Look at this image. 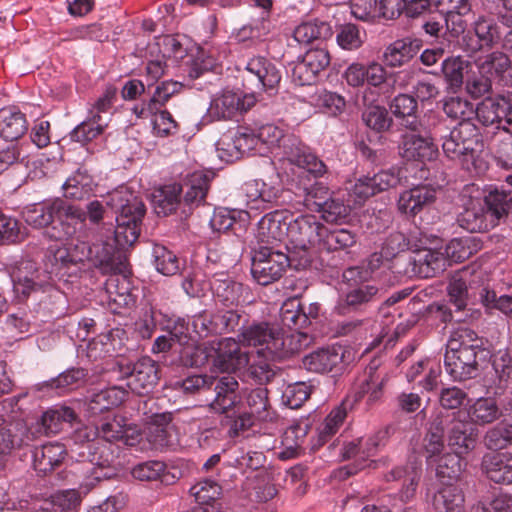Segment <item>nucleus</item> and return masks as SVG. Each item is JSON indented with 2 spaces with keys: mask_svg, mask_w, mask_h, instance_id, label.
Masks as SVG:
<instances>
[{
  "mask_svg": "<svg viewBox=\"0 0 512 512\" xmlns=\"http://www.w3.org/2000/svg\"><path fill=\"white\" fill-rule=\"evenodd\" d=\"M512 207V195L504 190L494 189L484 201L471 202L457 216L460 227L471 232H485L506 219Z\"/></svg>",
  "mask_w": 512,
  "mask_h": 512,
  "instance_id": "6",
  "label": "nucleus"
},
{
  "mask_svg": "<svg viewBox=\"0 0 512 512\" xmlns=\"http://www.w3.org/2000/svg\"><path fill=\"white\" fill-rule=\"evenodd\" d=\"M238 130L233 136L225 135L217 142L218 150H227L229 151V147L235 150V156L238 157V154L244 153L246 150L253 149L258 140L255 132H248V129L243 128ZM229 156L233 157L234 154L230 153Z\"/></svg>",
  "mask_w": 512,
  "mask_h": 512,
  "instance_id": "52",
  "label": "nucleus"
},
{
  "mask_svg": "<svg viewBox=\"0 0 512 512\" xmlns=\"http://www.w3.org/2000/svg\"><path fill=\"white\" fill-rule=\"evenodd\" d=\"M79 212L61 198L33 204L23 211L25 222L37 229L46 228L44 236L50 240L61 241L72 237L76 228L70 225L68 217H77Z\"/></svg>",
  "mask_w": 512,
  "mask_h": 512,
  "instance_id": "5",
  "label": "nucleus"
},
{
  "mask_svg": "<svg viewBox=\"0 0 512 512\" xmlns=\"http://www.w3.org/2000/svg\"><path fill=\"white\" fill-rule=\"evenodd\" d=\"M288 238L290 242L302 251L300 256L308 255L307 250L311 247L319 248L322 230V224L315 215L306 214L293 218L291 214Z\"/></svg>",
  "mask_w": 512,
  "mask_h": 512,
  "instance_id": "13",
  "label": "nucleus"
},
{
  "mask_svg": "<svg viewBox=\"0 0 512 512\" xmlns=\"http://www.w3.org/2000/svg\"><path fill=\"white\" fill-rule=\"evenodd\" d=\"M38 440V430L24 420L18 419L0 428V455H9L15 450L34 447Z\"/></svg>",
  "mask_w": 512,
  "mask_h": 512,
  "instance_id": "17",
  "label": "nucleus"
},
{
  "mask_svg": "<svg viewBox=\"0 0 512 512\" xmlns=\"http://www.w3.org/2000/svg\"><path fill=\"white\" fill-rule=\"evenodd\" d=\"M433 507L437 512H465V495L453 483L443 484L434 494Z\"/></svg>",
  "mask_w": 512,
  "mask_h": 512,
  "instance_id": "34",
  "label": "nucleus"
},
{
  "mask_svg": "<svg viewBox=\"0 0 512 512\" xmlns=\"http://www.w3.org/2000/svg\"><path fill=\"white\" fill-rule=\"evenodd\" d=\"M126 397L127 393L124 389L117 386L109 387L90 397L87 410L92 415H98L120 405Z\"/></svg>",
  "mask_w": 512,
  "mask_h": 512,
  "instance_id": "43",
  "label": "nucleus"
},
{
  "mask_svg": "<svg viewBox=\"0 0 512 512\" xmlns=\"http://www.w3.org/2000/svg\"><path fill=\"white\" fill-rule=\"evenodd\" d=\"M310 264L307 255L296 257L295 254L288 255L273 247L260 246L252 255L251 274L259 285L267 286L278 281L288 267L304 270Z\"/></svg>",
  "mask_w": 512,
  "mask_h": 512,
  "instance_id": "8",
  "label": "nucleus"
},
{
  "mask_svg": "<svg viewBox=\"0 0 512 512\" xmlns=\"http://www.w3.org/2000/svg\"><path fill=\"white\" fill-rule=\"evenodd\" d=\"M411 241L402 232L396 231L390 233L384 240L380 253H373L369 260V268L372 270L378 268L381 259L391 260L397 255L407 250H411Z\"/></svg>",
  "mask_w": 512,
  "mask_h": 512,
  "instance_id": "39",
  "label": "nucleus"
},
{
  "mask_svg": "<svg viewBox=\"0 0 512 512\" xmlns=\"http://www.w3.org/2000/svg\"><path fill=\"white\" fill-rule=\"evenodd\" d=\"M461 455L457 453H444L434 463L436 475L442 481L457 480L462 472Z\"/></svg>",
  "mask_w": 512,
  "mask_h": 512,
  "instance_id": "55",
  "label": "nucleus"
},
{
  "mask_svg": "<svg viewBox=\"0 0 512 512\" xmlns=\"http://www.w3.org/2000/svg\"><path fill=\"white\" fill-rule=\"evenodd\" d=\"M299 190L303 197L304 206L315 212H318L331 197L329 188L318 181L312 184L304 182Z\"/></svg>",
  "mask_w": 512,
  "mask_h": 512,
  "instance_id": "53",
  "label": "nucleus"
},
{
  "mask_svg": "<svg viewBox=\"0 0 512 512\" xmlns=\"http://www.w3.org/2000/svg\"><path fill=\"white\" fill-rule=\"evenodd\" d=\"M243 191L246 196L247 211L263 212L272 209L279 204L282 189L279 185L266 183L263 180L254 179L244 183Z\"/></svg>",
  "mask_w": 512,
  "mask_h": 512,
  "instance_id": "19",
  "label": "nucleus"
},
{
  "mask_svg": "<svg viewBox=\"0 0 512 512\" xmlns=\"http://www.w3.org/2000/svg\"><path fill=\"white\" fill-rule=\"evenodd\" d=\"M477 335L468 328H459L449 340V350L444 357V367L455 381L474 378L479 372L478 354L484 353L479 345L468 344L475 341Z\"/></svg>",
  "mask_w": 512,
  "mask_h": 512,
  "instance_id": "7",
  "label": "nucleus"
},
{
  "mask_svg": "<svg viewBox=\"0 0 512 512\" xmlns=\"http://www.w3.org/2000/svg\"><path fill=\"white\" fill-rule=\"evenodd\" d=\"M248 320L249 314L243 309L221 308L193 316L192 326L199 337L235 332L240 334Z\"/></svg>",
  "mask_w": 512,
  "mask_h": 512,
  "instance_id": "10",
  "label": "nucleus"
},
{
  "mask_svg": "<svg viewBox=\"0 0 512 512\" xmlns=\"http://www.w3.org/2000/svg\"><path fill=\"white\" fill-rule=\"evenodd\" d=\"M318 213H321L322 219L326 222L340 224L350 216L351 207L344 200L331 196Z\"/></svg>",
  "mask_w": 512,
  "mask_h": 512,
  "instance_id": "62",
  "label": "nucleus"
},
{
  "mask_svg": "<svg viewBox=\"0 0 512 512\" xmlns=\"http://www.w3.org/2000/svg\"><path fill=\"white\" fill-rule=\"evenodd\" d=\"M93 177L84 168H78L63 184L67 198L82 200L88 197L94 188Z\"/></svg>",
  "mask_w": 512,
  "mask_h": 512,
  "instance_id": "46",
  "label": "nucleus"
},
{
  "mask_svg": "<svg viewBox=\"0 0 512 512\" xmlns=\"http://www.w3.org/2000/svg\"><path fill=\"white\" fill-rule=\"evenodd\" d=\"M66 456L63 444L54 442L34 447L32 451L33 467L43 475L52 472L59 467Z\"/></svg>",
  "mask_w": 512,
  "mask_h": 512,
  "instance_id": "30",
  "label": "nucleus"
},
{
  "mask_svg": "<svg viewBox=\"0 0 512 512\" xmlns=\"http://www.w3.org/2000/svg\"><path fill=\"white\" fill-rule=\"evenodd\" d=\"M88 372L84 368L72 367L58 376L38 384L39 391L55 392L57 395H64L82 386Z\"/></svg>",
  "mask_w": 512,
  "mask_h": 512,
  "instance_id": "29",
  "label": "nucleus"
},
{
  "mask_svg": "<svg viewBox=\"0 0 512 512\" xmlns=\"http://www.w3.org/2000/svg\"><path fill=\"white\" fill-rule=\"evenodd\" d=\"M107 205L116 211V227L104 226V232L90 245V263L103 274H120L125 269L123 249L133 245L141 231L146 213L143 201L127 187H120L110 195Z\"/></svg>",
  "mask_w": 512,
  "mask_h": 512,
  "instance_id": "1",
  "label": "nucleus"
},
{
  "mask_svg": "<svg viewBox=\"0 0 512 512\" xmlns=\"http://www.w3.org/2000/svg\"><path fill=\"white\" fill-rule=\"evenodd\" d=\"M468 416L473 425H485L496 420L500 412L495 399L481 397L469 406Z\"/></svg>",
  "mask_w": 512,
  "mask_h": 512,
  "instance_id": "51",
  "label": "nucleus"
},
{
  "mask_svg": "<svg viewBox=\"0 0 512 512\" xmlns=\"http://www.w3.org/2000/svg\"><path fill=\"white\" fill-rule=\"evenodd\" d=\"M244 79L251 88L259 91H275L281 81V72L270 60L263 56L250 58L244 67Z\"/></svg>",
  "mask_w": 512,
  "mask_h": 512,
  "instance_id": "16",
  "label": "nucleus"
},
{
  "mask_svg": "<svg viewBox=\"0 0 512 512\" xmlns=\"http://www.w3.org/2000/svg\"><path fill=\"white\" fill-rule=\"evenodd\" d=\"M239 339L220 340L212 356V366L220 372H230L248 364V355L241 351Z\"/></svg>",
  "mask_w": 512,
  "mask_h": 512,
  "instance_id": "25",
  "label": "nucleus"
},
{
  "mask_svg": "<svg viewBox=\"0 0 512 512\" xmlns=\"http://www.w3.org/2000/svg\"><path fill=\"white\" fill-rule=\"evenodd\" d=\"M480 301L489 310H498L505 315L512 312V296L507 293L489 288H482L479 293Z\"/></svg>",
  "mask_w": 512,
  "mask_h": 512,
  "instance_id": "56",
  "label": "nucleus"
},
{
  "mask_svg": "<svg viewBox=\"0 0 512 512\" xmlns=\"http://www.w3.org/2000/svg\"><path fill=\"white\" fill-rule=\"evenodd\" d=\"M119 379L126 380L127 387L136 395L147 396L154 391L160 380V366L149 356L135 362H117Z\"/></svg>",
  "mask_w": 512,
  "mask_h": 512,
  "instance_id": "11",
  "label": "nucleus"
},
{
  "mask_svg": "<svg viewBox=\"0 0 512 512\" xmlns=\"http://www.w3.org/2000/svg\"><path fill=\"white\" fill-rule=\"evenodd\" d=\"M237 337L242 345L258 348L257 353L270 360L289 358L308 346L311 340L305 332L285 334L266 321L250 319Z\"/></svg>",
  "mask_w": 512,
  "mask_h": 512,
  "instance_id": "2",
  "label": "nucleus"
},
{
  "mask_svg": "<svg viewBox=\"0 0 512 512\" xmlns=\"http://www.w3.org/2000/svg\"><path fill=\"white\" fill-rule=\"evenodd\" d=\"M485 441L489 449L500 452L512 443V423L508 419L502 420L487 432Z\"/></svg>",
  "mask_w": 512,
  "mask_h": 512,
  "instance_id": "57",
  "label": "nucleus"
},
{
  "mask_svg": "<svg viewBox=\"0 0 512 512\" xmlns=\"http://www.w3.org/2000/svg\"><path fill=\"white\" fill-rule=\"evenodd\" d=\"M331 57L326 48H311L299 57L296 62L289 64L292 81L299 86L316 83L320 73L330 65Z\"/></svg>",
  "mask_w": 512,
  "mask_h": 512,
  "instance_id": "12",
  "label": "nucleus"
},
{
  "mask_svg": "<svg viewBox=\"0 0 512 512\" xmlns=\"http://www.w3.org/2000/svg\"><path fill=\"white\" fill-rule=\"evenodd\" d=\"M476 251L471 237L453 238L445 247V257L452 262L460 263L472 256Z\"/></svg>",
  "mask_w": 512,
  "mask_h": 512,
  "instance_id": "64",
  "label": "nucleus"
},
{
  "mask_svg": "<svg viewBox=\"0 0 512 512\" xmlns=\"http://www.w3.org/2000/svg\"><path fill=\"white\" fill-rule=\"evenodd\" d=\"M152 257L155 269L164 276H174L183 269L180 258L164 245L155 244Z\"/></svg>",
  "mask_w": 512,
  "mask_h": 512,
  "instance_id": "50",
  "label": "nucleus"
},
{
  "mask_svg": "<svg viewBox=\"0 0 512 512\" xmlns=\"http://www.w3.org/2000/svg\"><path fill=\"white\" fill-rule=\"evenodd\" d=\"M420 48L418 40L409 38L398 39L388 45L383 54V62L387 67L397 68L409 63Z\"/></svg>",
  "mask_w": 512,
  "mask_h": 512,
  "instance_id": "35",
  "label": "nucleus"
},
{
  "mask_svg": "<svg viewBox=\"0 0 512 512\" xmlns=\"http://www.w3.org/2000/svg\"><path fill=\"white\" fill-rule=\"evenodd\" d=\"M333 35L330 24L315 19L298 25L293 33L294 39L299 43L308 44L314 40H326Z\"/></svg>",
  "mask_w": 512,
  "mask_h": 512,
  "instance_id": "49",
  "label": "nucleus"
},
{
  "mask_svg": "<svg viewBox=\"0 0 512 512\" xmlns=\"http://www.w3.org/2000/svg\"><path fill=\"white\" fill-rule=\"evenodd\" d=\"M511 61L503 52H493L483 61L478 63L480 74H487L490 77H502L510 68Z\"/></svg>",
  "mask_w": 512,
  "mask_h": 512,
  "instance_id": "63",
  "label": "nucleus"
},
{
  "mask_svg": "<svg viewBox=\"0 0 512 512\" xmlns=\"http://www.w3.org/2000/svg\"><path fill=\"white\" fill-rule=\"evenodd\" d=\"M291 213L287 210L267 212L257 223V238L260 242L273 244L288 238Z\"/></svg>",
  "mask_w": 512,
  "mask_h": 512,
  "instance_id": "26",
  "label": "nucleus"
},
{
  "mask_svg": "<svg viewBox=\"0 0 512 512\" xmlns=\"http://www.w3.org/2000/svg\"><path fill=\"white\" fill-rule=\"evenodd\" d=\"M166 468V464L162 461L149 460L135 465L131 470V474L133 478L139 481L160 480L165 483H170L179 478V476L174 473L170 475L169 472H166Z\"/></svg>",
  "mask_w": 512,
  "mask_h": 512,
  "instance_id": "48",
  "label": "nucleus"
},
{
  "mask_svg": "<svg viewBox=\"0 0 512 512\" xmlns=\"http://www.w3.org/2000/svg\"><path fill=\"white\" fill-rule=\"evenodd\" d=\"M252 93L242 94L231 90H224L212 99L208 109L210 115L217 119H231L238 113L249 110L255 104Z\"/></svg>",
  "mask_w": 512,
  "mask_h": 512,
  "instance_id": "22",
  "label": "nucleus"
},
{
  "mask_svg": "<svg viewBox=\"0 0 512 512\" xmlns=\"http://www.w3.org/2000/svg\"><path fill=\"white\" fill-rule=\"evenodd\" d=\"M512 456L509 452H494L483 459V468L487 477L499 485L512 483Z\"/></svg>",
  "mask_w": 512,
  "mask_h": 512,
  "instance_id": "31",
  "label": "nucleus"
},
{
  "mask_svg": "<svg viewBox=\"0 0 512 512\" xmlns=\"http://www.w3.org/2000/svg\"><path fill=\"white\" fill-rule=\"evenodd\" d=\"M183 187L174 183L165 185L153 194L152 203L158 216H167L173 213L180 204V194Z\"/></svg>",
  "mask_w": 512,
  "mask_h": 512,
  "instance_id": "47",
  "label": "nucleus"
},
{
  "mask_svg": "<svg viewBox=\"0 0 512 512\" xmlns=\"http://www.w3.org/2000/svg\"><path fill=\"white\" fill-rule=\"evenodd\" d=\"M45 259L46 267H50L51 273L65 274L74 267L73 262H70L69 250L66 246L51 245L47 249Z\"/></svg>",
  "mask_w": 512,
  "mask_h": 512,
  "instance_id": "58",
  "label": "nucleus"
},
{
  "mask_svg": "<svg viewBox=\"0 0 512 512\" xmlns=\"http://www.w3.org/2000/svg\"><path fill=\"white\" fill-rule=\"evenodd\" d=\"M477 431L474 425L468 421L453 420L448 431V445L454 453L467 454L474 449Z\"/></svg>",
  "mask_w": 512,
  "mask_h": 512,
  "instance_id": "33",
  "label": "nucleus"
},
{
  "mask_svg": "<svg viewBox=\"0 0 512 512\" xmlns=\"http://www.w3.org/2000/svg\"><path fill=\"white\" fill-rule=\"evenodd\" d=\"M268 389L265 387H258L249 392L247 395L246 401L249 407V412L253 414L255 418L260 421H266L270 419L269 408V398H268Z\"/></svg>",
  "mask_w": 512,
  "mask_h": 512,
  "instance_id": "60",
  "label": "nucleus"
},
{
  "mask_svg": "<svg viewBox=\"0 0 512 512\" xmlns=\"http://www.w3.org/2000/svg\"><path fill=\"white\" fill-rule=\"evenodd\" d=\"M388 107L400 129L420 132L423 128L418 111V102L413 95L399 93L388 103Z\"/></svg>",
  "mask_w": 512,
  "mask_h": 512,
  "instance_id": "23",
  "label": "nucleus"
},
{
  "mask_svg": "<svg viewBox=\"0 0 512 512\" xmlns=\"http://www.w3.org/2000/svg\"><path fill=\"white\" fill-rule=\"evenodd\" d=\"M399 184L400 169L391 167L381 170L373 176L366 175L360 177L351 187L350 191L355 196L357 202H362L378 193L395 188Z\"/></svg>",
  "mask_w": 512,
  "mask_h": 512,
  "instance_id": "18",
  "label": "nucleus"
},
{
  "mask_svg": "<svg viewBox=\"0 0 512 512\" xmlns=\"http://www.w3.org/2000/svg\"><path fill=\"white\" fill-rule=\"evenodd\" d=\"M357 242V233L348 228L329 229L323 226L319 249L328 252L347 250Z\"/></svg>",
  "mask_w": 512,
  "mask_h": 512,
  "instance_id": "41",
  "label": "nucleus"
},
{
  "mask_svg": "<svg viewBox=\"0 0 512 512\" xmlns=\"http://www.w3.org/2000/svg\"><path fill=\"white\" fill-rule=\"evenodd\" d=\"M251 217L250 212L246 210L220 208L214 211L210 226L215 232L235 231L236 225L243 228Z\"/></svg>",
  "mask_w": 512,
  "mask_h": 512,
  "instance_id": "44",
  "label": "nucleus"
},
{
  "mask_svg": "<svg viewBox=\"0 0 512 512\" xmlns=\"http://www.w3.org/2000/svg\"><path fill=\"white\" fill-rule=\"evenodd\" d=\"M502 34V27L492 19L479 17L474 22L473 29L462 36L461 47L466 53L473 55L498 43Z\"/></svg>",
  "mask_w": 512,
  "mask_h": 512,
  "instance_id": "15",
  "label": "nucleus"
},
{
  "mask_svg": "<svg viewBox=\"0 0 512 512\" xmlns=\"http://www.w3.org/2000/svg\"><path fill=\"white\" fill-rule=\"evenodd\" d=\"M280 318L283 326L292 330L291 333L309 326V319L305 314V305L297 297L285 301L280 310Z\"/></svg>",
  "mask_w": 512,
  "mask_h": 512,
  "instance_id": "45",
  "label": "nucleus"
},
{
  "mask_svg": "<svg viewBox=\"0 0 512 512\" xmlns=\"http://www.w3.org/2000/svg\"><path fill=\"white\" fill-rule=\"evenodd\" d=\"M208 391L214 393L209 408L215 413L228 414L241 404L239 382L230 374L221 377L211 375Z\"/></svg>",
  "mask_w": 512,
  "mask_h": 512,
  "instance_id": "14",
  "label": "nucleus"
},
{
  "mask_svg": "<svg viewBox=\"0 0 512 512\" xmlns=\"http://www.w3.org/2000/svg\"><path fill=\"white\" fill-rule=\"evenodd\" d=\"M210 289L217 303L225 307L249 303L250 290L226 273H216L210 280Z\"/></svg>",
  "mask_w": 512,
  "mask_h": 512,
  "instance_id": "20",
  "label": "nucleus"
},
{
  "mask_svg": "<svg viewBox=\"0 0 512 512\" xmlns=\"http://www.w3.org/2000/svg\"><path fill=\"white\" fill-rule=\"evenodd\" d=\"M77 421L78 415L71 407L55 406L45 411L32 426L38 430L39 439L42 435H55L63 430L65 425L72 426Z\"/></svg>",
  "mask_w": 512,
  "mask_h": 512,
  "instance_id": "27",
  "label": "nucleus"
},
{
  "mask_svg": "<svg viewBox=\"0 0 512 512\" xmlns=\"http://www.w3.org/2000/svg\"><path fill=\"white\" fill-rule=\"evenodd\" d=\"M211 375L191 374L187 377L176 380L173 389L185 396H194L208 391Z\"/></svg>",
  "mask_w": 512,
  "mask_h": 512,
  "instance_id": "61",
  "label": "nucleus"
},
{
  "mask_svg": "<svg viewBox=\"0 0 512 512\" xmlns=\"http://www.w3.org/2000/svg\"><path fill=\"white\" fill-rule=\"evenodd\" d=\"M123 417L106 419L97 425L98 436L107 442L122 441L125 445L133 446L138 435L134 436V430L124 423Z\"/></svg>",
  "mask_w": 512,
  "mask_h": 512,
  "instance_id": "38",
  "label": "nucleus"
},
{
  "mask_svg": "<svg viewBox=\"0 0 512 512\" xmlns=\"http://www.w3.org/2000/svg\"><path fill=\"white\" fill-rule=\"evenodd\" d=\"M492 365L498 379V388L509 387L512 374V356L509 348L499 349L492 355Z\"/></svg>",
  "mask_w": 512,
  "mask_h": 512,
  "instance_id": "59",
  "label": "nucleus"
},
{
  "mask_svg": "<svg viewBox=\"0 0 512 512\" xmlns=\"http://www.w3.org/2000/svg\"><path fill=\"white\" fill-rule=\"evenodd\" d=\"M409 262H412L418 268V273L424 277H434L446 269L447 258L438 248H429V250L415 253Z\"/></svg>",
  "mask_w": 512,
  "mask_h": 512,
  "instance_id": "42",
  "label": "nucleus"
},
{
  "mask_svg": "<svg viewBox=\"0 0 512 512\" xmlns=\"http://www.w3.org/2000/svg\"><path fill=\"white\" fill-rule=\"evenodd\" d=\"M362 121L371 130L382 133L393 125V119L387 108L381 105H369L362 112Z\"/></svg>",
  "mask_w": 512,
  "mask_h": 512,
  "instance_id": "54",
  "label": "nucleus"
},
{
  "mask_svg": "<svg viewBox=\"0 0 512 512\" xmlns=\"http://www.w3.org/2000/svg\"><path fill=\"white\" fill-rule=\"evenodd\" d=\"M398 148L399 155L407 161L430 162L436 160L439 154L433 139L421 132L407 131L402 134Z\"/></svg>",
  "mask_w": 512,
  "mask_h": 512,
  "instance_id": "21",
  "label": "nucleus"
},
{
  "mask_svg": "<svg viewBox=\"0 0 512 512\" xmlns=\"http://www.w3.org/2000/svg\"><path fill=\"white\" fill-rule=\"evenodd\" d=\"M214 173L210 171H196L187 177L182 185L184 191L183 201L189 208L197 207L205 201Z\"/></svg>",
  "mask_w": 512,
  "mask_h": 512,
  "instance_id": "32",
  "label": "nucleus"
},
{
  "mask_svg": "<svg viewBox=\"0 0 512 512\" xmlns=\"http://www.w3.org/2000/svg\"><path fill=\"white\" fill-rule=\"evenodd\" d=\"M437 190L430 185H417L400 193L397 207L407 217H415L433 206Z\"/></svg>",
  "mask_w": 512,
  "mask_h": 512,
  "instance_id": "24",
  "label": "nucleus"
},
{
  "mask_svg": "<svg viewBox=\"0 0 512 512\" xmlns=\"http://www.w3.org/2000/svg\"><path fill=\"white\" fill-rule=\"evenodd\" d=\"M442 140V150L447 158L459 161L467 170L476 168L484 142L480 129L474 123L463 119Z\"/></svg>",
  "mask_w": 512,
  "mask_h": 512,
  "instance_id": "9",
  "label": "nucleus"
},
{
  "mask_svg": "<svg viewBox=\"0 0 512 512\" xmlns=\"http://www.w3.org/2000/svg\"><path fill=\"white\" fill-rule=\"evenodd\" d=\"M113 192L114 191L110 192L104 201H90L89 203H87L85 210L78 206L70 204V207L72 209L77 210L79 214H81L77 217H68V222H70V225L76 228L77 224L82 226L88 219L91 224L97 227H99L101 224L103 225L102 227L108 226L109 224L103 223V220L108 217V209L112 211L115 217L117 216L116 211L113 210L112 207L107 205V201ZM101 230L104 231L103 228H101Z\"/></svg>",
  "mask_w": 512,
  "mask_h": 512,
  "instance_id": "36",
  "label": "nucleus"
},
{
  "mask_svg": "<svg viewBox=\"0 0 512 512\" xmlns=\"http://www.w3.org/2000/svg\"><path fill=\"white\" fill-rule=\"evenodd\" d=\"M467 67L468 62L462 57L447 56L442 60L439 71L433 70L429 73L433 75L441 74L448 88L453 92H457L464 83V71Z\"/></svg>",
  "mask_w": 512,
  "mask_h": 512,
  "instance_id": "40",
  "label": "nucleus"
},
{
  "mask_svg": "<svg viewBox=\"0 0 512 512\" xmlns=\"http://www.w3.org/2000/svg\"><path fill=\"white\" fill-rule=\"evenodd\" d=\"M257 140L269 146L283 150L287 160L314 178H321L328 173L327 165L305 145L299 137L288 134L274 124H264L256 132Z\"/></svg>",
  "mask_w": 512,
  "mask_h": 512,
  "instance_id": "4",
  "label": "nucleus"
},
{
  "mask_svg": "<svg viewBox=\"0 0 512 512\" xmlns=\"http://www.w3.org/2000/svg\"><path fill=\"white\" fill-rule=\"evenodd\" d=\"M373 270L365 266H351L342 273L346 291L339 297L335 312L341 316L357 314L368 316L376 303L381 301L382 292L378 285L371 283Z\"/></svg>",
  "mask_w": 512,
  "mask_h": 512,
  "instance_id": "3",
  "label": "nucleus"
},
{
  "mask_svg": "<svg viewBox=\"0 0 512 512\" xmlns=\"http://www.w3.org/2000/svg\"><path fill=\"white\" fill-rule=\"evenodd\" d=\"M343 357L341 348H321L305 355L302 358V366L314 373H337L342 369Z\"/></svg>",
  "mask_w": 512,
  "mask_h": 512,
  "instance_id": "28",
  "label": "nucleus"
},
{
  "mask_svg": "<svg viewBox=\"0 0 512 512\" xmlns=\"http://www.w3.org/2000/svg\"><path fill=\"white\" fill-rule=\"evenodd\" d=\"M28 129L25 114L15 107H4L0 110V137L6 141H16Z\"/></svg>",
  "mask_w": 512,
  "mask_h": 512,
  "instance_id": "37",
  "label": "nucleus"
}]
</instances>
